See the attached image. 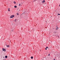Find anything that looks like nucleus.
Instances as JSON below:
<instances>
[{
    "label": "nucleus",
    "instance_id": "nucleus-1",
    "mask_svg": "<svg viewBox=\"0 0 60 60\" xmlns=\"http://www.w3.org/2000/svg\"><path fill=\"white\" fill-rule=\"evenodd\" d=\"M14 17V15H12L11 16L10 18H13Z\"/></svg>",
    "mask_w": 60,
    "mask_h": 60
},
{
    "label": "nucleus",
    "instance_id": "nucleus-2",
    "mask_svg": "<svg viewBox=\"0 0 60 60\" xmlns=\"http://www.w3.org/2000/svg\"><path fill=\"white\" fill-rule=\"evenodd\" d=\"M42 3H44L45 2V0H44L43 1H42Z\"/></svg>",
    "mask_w": 60,
    "mask_h": 60
},
{
    "label": "nucleus",
    "instance_id": "nucleus-3",
    "mask_svg": "<svg viewBox=\"0 0 60 60\" xmlns=\"http://www.w3.org/2000/svg\"><path fill=\"white\" fill-rule=\"evenodd\" d=\"M3 51H4V52L5 51V49H3Z\"/></svg>",
    "mask_w": 60,
    "mask_h": 60
},
{
    "label": "nucleus",
    "instance_id": "nucleus-4",
    "mask_svg": "<svg viewBox=\"0 0 60 60\" xmlns=\"http://www.w3.org/2000/svg\"><path fill=\"white\" fill-rule=\"evenodd\" d=\"M6 46L7 47H8V48H9V47H10V45H7Z\"/></svg>",
    "mask_w": 60,
    "mask_h": 60
},
{
    "label": "nucleus",
    "instance_id": "nucleus-5",
    "mask_svg": "<svg viewBox=\"0 0 60 60\" xmlns=\"http://www.w3.org/2000/svg\"><path fill=\"white\" fill-rule=\"evenodd\" d=\"M8 57V56H5V58H7Z\"/></svg>",
    "mask_w": 60,
    "mask_h": 60
},
{
    "label": "nucleus",
    "instance_id": "nucleus-6",
    "mask_svg": "<svg viewBox=\"0 0 60 60\" xmlns=\"http://www.w3.org/2000/svg\"><path fill=\"white\" fill-rule=\"evenodd\" d=\"M15 22H16V21H17V19H15Z\"/></svg>",
    "mask_w": 60,
    "mask_h": 60
},
{
    "label": "nucleus",
    "instance_id": "nucleus-7",
    "mask_svg": "<svg viewBox=\"0 0 60 60\" xmlns=\"http://www.w3.org/2000/svg\"><path fill=\"white\" fill-rule=\"evenodd\" d=\"M31 59H33V56L31 57Z\"/></svg>",
    "mask_w": 60,
    "mask_h": 60
},
{
    "label": "nucleus",
    "instance_id": "nucleus-8",
    "mask_svg": "<svg viewBox=\"0 0 60 60\" xmlns=\"http://www.w3.org/2000/svg\"><path fill=\"white\" fill-rule=\"evenodd\" d=\"M14 4H16V2L15 1H14Z\"/></svg>",
    "mask_w": 60,
    "mask_h": 60
},
{
    "label": "nucleus",
    "instance_id": "nucleus-9",
    "mask_svg": "<svg viewBox=\"0 0 60 60\" xmlns=\"http://www.w3.org/2000/svg\"><path fill=\"white\" fill-rule=\"evenodd\" d=\"M14 7L15 8H17V7L16 6H14Z\"/></svg>",
    "mask_w": 60,
    "mask_h": 60
},
{
    "label": "nucleus",
    "instance_id": "nucleus-10",
    "mask_svg": "<svg viewBox=\"0 0 60 60\" xmlns=\"http://www.w3.org/2000/svg\"><path fill=\"white\" fill-rule=\"evenodd\" d=\"M58 29V28L57 27V28H56V30H57Z\"/></svg>",
    "mask_w": 60,
    "mask_h": 60
},
{
    "label": "nucleus",
    "instance_id": "nucleus-11",
    "mask_svg": "<svg viewBox=\"0 0 60 60\" xmlns=\"http://www.w3.org/2000/svg\"><path fill=\"white\" fill-rule=\"evenodd\" d=\"M19 6H21V4H19Z\"/></svg>",
    "mask_w": 60,
    "mask_h": 60
},
{
    "label": "nucleus",
    "instance_id": "nucleus-12",
    "mask_svg": "<svg viewBox=\"0 0 60 60\" xmlns=\"http://www.w3.org/2000/svg\"><path fill=\"white\" fill-rule=\"evenodd\" d=\"M58 14V15H60V14Z\"/></svg>",
    "mask_w": 60,
    "mask_h": 60
},
{
    "label": "nucleus",
    "instance_id": "nucleus-13",
    "mask_svg": "<svg viewBox=\"0 0 60 60\" xmlns=\"http://www.w3.org/2000/svg\"><path fill=\"white\" fill-rule=\"evenodd\" d=\"M8 11H10V10H9V9L8 10Z\"/></svg>",
    "mask_w": 60,
    "mask_h": 60
},
{
    "label": "nucleus",
    "instance_id": "nucleus-14",
    "mask_svg": "<svg viewBox=\"0 0 60 60\" xmlns=\"http://www.w3.org/2000/svg\"><path fill=\"white\" fill-rule=\"evenodd\" d=\"M37 1V0H34V1Z\"/></svg>",
    "mask_w": 60,
    "mask_h": 60
},
{
    "label": "nucleus",
    "instance_id": "nucleus-15",
    "mask_svg": "<svg viewBox=\"0 0 60 60\" xmlns=\"http://www.w3.org/2000/svg\"><path fill=\"white\" fill-rule=\"evenodd\" d=\"M17 14L18 15H19V14H18V13H17Z\"/></svg>",
    "mask_w": 60,
    "mask_h": 60
},
{
    "label": "nucleus",
    "instance_id": "nucleus-16",
    "mask_svg": "<svg viewBox=\"0 0 60 60\" xmlns=\"http://www.w3.org/2000/svg\"><path fill=\"white\" fill-rule=\"evenodd\" d=\"M45 49L46 50H47V48H45Z\"/></svg>",
    "mask_w": 60,
    "mask_h": 60
},
{
    "label": "nucleus",
    "instance_id": "nucleus-17",
    "mask_svg": "<svg viewBox=\"0 0 60 60\" xmlns=\"http://www.w3.org/2000/svg\"><path fill=\"white\" fill-rule=\"evenodd\" d=\"M46 48H47V49H48V47H46Z\"/></svg>",
    "mask_w": 60,
    "mask_h": 60
},
{
    "label": "nucleus",
    "instance_id": "nucleus-18",
    "mask_svg": "<svg viewBox=\"0 0 60 60\" xmlns=\"http://www.w3.org/2000/svg\"><path fill=\"white\" fill-rule=\"evenodd\" d=\"M8 10H10V8H8Z\"/></svg>",
    "mask_w": 60,
    "mask_h": 60
},
{
    "label": "nucleus",
    "instance_id": "nucleus-19",
    "mask_svg": "<svg viewBox=\"0 0 60 60\" xmlns=\"http://www.w3.org/2000/svg\"><path fill=\"white\" fill-rule=\"evenodd\" d=\"M59 6H60V5H59Z\"/></svg>",
    "mask_w": 60,
    "mask_h": 60
},
{
    "label": "nucleus",
    "instance_id": "nucleus-20",
    "mask_svg": "<svg viewBox=\"0 0 60 60\" xmlns=\"http://www.w3.org/2000/svg\"><path fill=\"white\" fill-rule=\"evenodd\" d=\"M49 55H50L49 54Z\"/></svg>",
    "mask_w": 60,
    "mask_h": 60
}]
</instances>
